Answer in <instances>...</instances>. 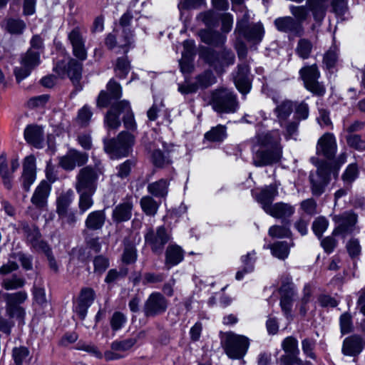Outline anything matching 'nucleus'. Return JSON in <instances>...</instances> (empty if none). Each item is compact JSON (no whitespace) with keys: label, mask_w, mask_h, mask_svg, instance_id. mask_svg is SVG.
<instances>
[{"label":"nucleus","mask_w":365,"mask_h":365,"mask_svg":"<svg viewBox=\"0 0 365 365\" xmlns=\"http://www.w3.org/2000/svg\"><path fill=\"white\" fill-rule=\"evenodd\" d=\"M130 68V63L125 58H118L115 66L117 75L120 78L126 76Z\"/></svg>","instance_id":"4d7b16f0"},{"label":"nucleus","mask_w":365,"mask_h":365,"mask_svg":"<svg viewBox=\"0 0 365 365\" xmlns=\"http://www.w3.org/2000/svg\"><path fill=\"white\" fill-rule=\"evenodd\" d=\"M79 194V202L78 207L81 213L85 212L86 210L90 209L93 205V200L92 196L94 193H91L88 191L77 192Z\"/></svg>","instance_id":"37998d69"},{"label":"nucleus","mask_w":365,"mask_h":365,"mask_svg":"<svg viewBox=\"0 0 365 365\" xmlns=\"http://www.w3.org/2000/svg\"><path fill=\"white\" fill-rule=\"evenodd\" d=\"M128 274V269L122 268L119 271L115 269H110L105 278L106 283H112L120 278L125 277Z\"/></svg>","instance_id":"13d9d810"},{"label":"nucleus","mask_w":365,"mask_h":365,"mask_svg":"<svg viewBox=\"0 0 365 365\" xmlns=\"http://www.w3.org/2000/svg\"><path fill=\"white\" fill-rule=\"evenodd\" d=\"M226 137V128L219 125L205 133V138L212 142L222 141Z\"/></svg>","instance_id":"79ce46f5"},{"label":"nucleus","mask_w":365,"mask_h":365,"mask_svg":"<svg viewBox=\"0 0 365 365\" xmlns=\"http://www.w3.org/2000/svg\"><path fill=\"white\" fill-rule=\"evenodd\" d=\"M19 163L18 160H11L9 165L4 164L1 162V180L6 188L10 190L11 188V180L13 179L14 172L19 168Z\"/></svg>","instance_id":"c756f323"},{"label":"nucleus","mask_w":365,"mask_h":365,"mask_svg":"<svg viewBox=\"0 0 365 365\" xmlns=\"http://www.w3.org/2000/svg\"><path fill=\"white\" fill-rule=\"evenodd\" d=\"M145 243L148 245L152 252L156 255L163 253L165 245L170 239V235L166 229L163 227H158L155 230L153 228H148L144 235Z\"/></svg>","instance_id":"0eeeda50"},{"label":"nucleus","mask_w":365,"mask_h":365,"mask_svg":"<svg viewBox=\"0 0 365 365\" xmlns=\"http://www.w3.org/2000/svg\"><path fill=\"white\" fill-rule=\"evenodd\" d=\"M167 307L168 302L163 294L154 292L146 300L143 311L146 317H155L165 312Z\"/></svg>","instance_id":"f8f14e48"},{"label":"nucleus","mask_w":365,"mask_h":365,"mask_svg":"<svg viewBox=\"0 0 365 365\" xmlns=\"http://www.w3.org/2000/svg\"><path fill=\"white\" fill-rule=\"evenodd\" d=\"M278 195L277 186L270 185L264 187L260 193L257 196V200L262 205L264 212L273 205L272 202L274 197Z\"/></svg>","instance_id":"393cba45"},{"label":"nucleus","mask_w":365,"mask_h":365,"mask_svg":"<svg viewBox=\"0 0 365 365\" xmlns=\"http://www.w3.org/2000/svg\"><path fill=\"white\" fill-rule=\"evenodd\" d=\"M50 191V184L46 180L41 181L32 195L31 199L32 204L38 209H43L47 205Z\"/></svg>","instance_id":"6ab92c4d"},{"label":"nucleus","mask_w":365,"mask_h":365,"mask_svg":"<svg viewBox=\"0 0 365 365\" xmlns=\"http://www.w3.org/2000/svg\"><path fill=\"white\" fill-rule=\"evenodd\" d=\"M249 68L246 64L240 65L238 71L235 77V84L238 91L245 95L251 88V81L248 76Z\"/></svg>","instance_id":"4be33fe9"},{"label":"nucleus","mask_w":365,"mask_h":365,"mask_svg":"<svg viewBox=\"0 0 365 365\" xmlns=\"http://www.w3.org/2000/svg\"><path fill=\"white\" fill-rule=\"evenodd\" d=\"M259 148L256 151L253 163L261 167L278 163L282 158V150L280 145V135L277 131L259 133L256 136Z\"/></svg>","instance_id":"f257e3e1"},{"label":"nucleus","mask_w":365,"mask_h":365,"mask_svg":"<svg viewBox=\"0 0 365 365\" xmlns=\"http://www.w3.org/2000/svg\"><path fill=\"white\" fill-rule=\"evenodd\" d=\"M6 312L10 317L23 319L25 315L24 309L19 304L6 302Z\"/></svg>","instance_id":"6e6d98bb"},{"label":"nucleus","mask_w":365,"mask_h":365,"mask_svg":"<svg viewBox=\"0 0 365 365\" xmlns=\"http://www.w3.org/2000/svg\"><path fill=\"white\" fill-rule=\"evenodd\" d=\"M268 233L273 238H284L289 237L291 231L284 225H273L269 227Z\"/></svg>","instance_id":"de8ad7c7"},{"label":"nucleus","mask_w":365,"mask_h":365,"mask_svg":"<svg viewBox=\"0 0 365 365\" xmlns=\"http://www.w3.org/2000/svg\"><path fill=\"white\" fill-rule=\"evenodd\" d=\"M68 39L72 46H84L85 40L78 28H76L70 32Z\"/></svg>","instance_id":"338daca9"},{"label":"nucleus","mask_w":365,"mask_h":365,"mask_svg":"<svg viewBox=\"0 0 365 365\" xmlns=\"http://www.w3.org/2000/svg\"><path fill=\"white\" fill-rule=\"evenodd\" d=\"M40 63V53L38 51L29 48L21 56V66L16 67L14 74L16 81L20 83L23 79L29 76L33 69Z\"/></svg>","instance_id":"6e6552de"},{"label":"nucleus","mask_w":365,"mask_h":365,"mask_svg":"<svg viewBox=\"0 0 365 365\" xmlns=\"http://www.w3.org/2000/svg\"><path fill=\"white\" fill-rule=\"evenodd\" d=\"M53 70L61 78L67 76L76 86L81 79L83 66L74 59L62 60L57 62Z\"/></svg>","instance_id":"423d86ee"},{"label":"nucleus","mask_w":365,"mask_h":365,"mask_svg":"<svg viewBox=\"0 0 365 365\" xmlns=\"http://www.w3.org/2000/svg\"><path fill=\"white\" fill-rule=\"evenodd\" d=\"M329 0H307V4L316 21H322L325 15Z\"/></svg>","instance_id":"72a5a7b5"},{"label":"nucleus","mask_w":365,"mask_h":365,"mask_svg":"<svg viewBox=\"0 0 365 365\" xmlns=\"http://www.w3.org/2000/svg\"><path fill=\"white\" fill-rule=\"evenodd\" d=\"M96 298L95 291L91 287L81 289L75 307L76 313L81 319H84L88 307L92 304Z\"/></svg>","instance_id":"4468645a"},{"label":"nucleus","mask_w":365,"mask_h":365,"mask_svg":"<svg viewBox=\"0 0 365 365\" xmlns=\"http://www.w3.org/2000/svg\"><path fill=\"white\" fill-rule=\"evenodd\" d=\"M88 160V155L86 153L72 149L60 158L59 165L65 170L71 171L76 165L81 167L86 164Z\"/></svg>","instance_id":"ddd939ff"},{"label":"nucleus","mask_w":365,"mask_h":365,"mask_svg":"<svg viewBox=\"0 0 365 365\" xmlns=\"http://www.w3.org/2000/svg\"><path fill=\"white\" fill-rule=\"evenodd\" d=\"M294 211L293 205L279 202L273 204L269 209L267 207L265 212L275 218L286 219L292 217Z\"/></svg>","instance_id":"b1692460"},{"label":"nucleus","mask_w":365,"mask_h":365,"mask_svg":"<svg viewBox=\"0 0 365 365\" xmlns=\"http://www.w3.org/2000/svg\"><path fill=\"white\" fill-rule=\"evenodd\" d=\"M336 150V140L333 134L326 133L318 140L317 153L322 154L327 158H332Z\"/></svg>","instance_id":"f3484780"},{"label":"nucleus","mask_w":365,"mask_h":365,"mask_svg":"<svg viewBox=\"0 0 365 365\" xmlns=\"http://www.w3.org/2000/svg\"><path fill=\"white\" fill-rule=\"evenodd\" d=\"M183 259V252L180 247L176 245H170L165 252V263L170 265H176Z\"/></svg>","instance_id":"f704fd0d"},{"label":"nucleus","mask_w":365,"mask_h":365,"mask_svg":"<svg viewBox=\"0 0 365 365\" xmlns=\"http://www.w3.org/2000/svg\"><path fill=\"white\" fill-rule=\"evenodd\" d=\"M216 82V77L211 71H205L196 76L195 82L187 85L180 84L178 91L182 94L195 93L198 89H205Z\"/></svg>","instance_id":"9d476101"},{"label":"nucleus","mask_w":365,"mask_h":365,"mask_svg":"<svg viewBox=\"0 0 365 365\" xmlns=\"http://www.w3.org/2000/svg\"><path fill=\"white\" fill-rule=\"evenodd\" d=\"M104 210H96L91 212L87 217L86 227L91 230H98L103 227L106 222Z\"/></svg>","instance_id":"cd10ccee"},{"label":"nucleus","mask_w":365,"mask_h":365,"mask_svg":"<svg viewBox=\"0 0 365 365\" xmlns=\"http://www.w3.org/2000/svg\"><path fill=\"white\" fill-rule=\"evenodd\" d=\"M98 177L99 171L91 166H85L81 168L76 177L75 188L76 192L86 190L95 193Z\"/></svg>","instance_id":"39448f33"},{"label":"nucleus","mask_w":365,"mask_h":365,"mask_svg":"<svg viewBox=\"0 0 365 365\" xmlns=\"http://www.w3.org/2000/svg\"><path fill=\"white\" fill-rule=\"evenodd\" d=\"M24 138L28 143L41 148L44 140L43 128L37 125H28L24 130Z\"/></svg>","instance_id":"5701e85b"},{"label":"nucleus","mask_w":365,"mask_h":365,"mask_svg":"<svg viewBox=\"0 0 365 365\" xmlns=\"http://www.w3.org/2000/svg\"><path fill=\"white\" fill-rule=\"evenodd\" d=\"M73 192L71 190L62 193L57 198V212L58 214H65L69 210V206L73 200Z\"/></svg>","instance_id":"4c0bfd02"},{"label":"nucleus","mask_w":365,"mask_h":365,"mask_svg":"<svg viewBox=\"0 0 365 365\" xmlns=\"http://www.w3.org/2000/svg\"><path fill=\"white\" fill-rule=\"evenodd\" d=\"M300 74L305 87L314 94L321 96L324 93V87L318 82L319 73L315 65L307 66L300 70Z\"/></svg>","instance_id":"9b49d317"},{"label":"nucleus","mask_w":365,"mask_h":365,"mask_svg":"<svg viewBox=\"0 0 365 365\" xmlns=\"http://www.w3.org/2000/svg\"><path fill=\"white\" fill-rule=\"evenodd\" d=\"M120 113L119 102L111 106L105 118V123L109 129H116L120 126L119 114Z\"/></svg>","instance_id":"473e14b6"},{"label":"nucleus","mask_w":365,"mask_h":365,"mask_svg":"<svg viewBox=\"0 0 365 365\" xmlns=\"http://www.w3.org/2000/svg\"><path fill=\"white\" fill-rule=\"evenodd\" d=\"M133 143V136L123 131L119 133L116 139L104 140V150L111 158H118L128 155V149Z\"/></svg>","instance_id":"7ed1b4c3"},{"label":"nucleus","mask_w":365,"mask_h":365,"mask_svg":"<svg viewBox=\"0 0 365 365\" xmlns=\"http://www.w3.org/2000/svg\"><path fill=\"white\" fill-rule=\"evenodd\" d=\"M329 225L328 220L323 216L317 217L312 223V230L314 234L321 237L323 232L327 229Z\"/></svg>","instance_id":"8fccbe9b"},{"label":"nucleus","mask_w":365,"mask_h":365,"mask_svg":"<svg viewBox=\"0 0 365 365\" xmlns=\"http://www.w3.org/2000/svg\"><path fill=\"white\" fill-rule=\"evenodd\" d=\"M272 254L280 259L287 258L289 253V247L286 242H277L269 246Z\"/></svg>","instance_id":"ea45409f"},{"label":"nucleus","mask_w":365,"mask_h":365,"mask_svg":"<svg viewBox=\"0 0 365 365\" xmlns=\"http://www.w3.org/2000/svg\"><path fill=\"white\" fill-rule=\"evenodd\" d=\"M290 12L292 16L295 18L294 20L297 22H299L302 24V22L304 21L309 14L308 10L305 6H289Z\"/></svg>","instance_id":"864d4df0"},{"label":"nucleus","mask_w":365,"mask_h":365,"mask_svg":"<svg viewBox=\"0 0 365 365\" xmlns=\"http://www.w3.org/2000/svg\"><path fill=\"white\" fill-rule=\"evenodd\" d=\"M210 105L213 110L219 113H230L236 112L238 101L232 91L222 88L212 91Z\"/></svg>","instance_id":"f03ea898"},{"label":"nucleus","mask_w":365,"mask_h":365,"mask_svg":"<svg viewBox=\"0 0 365 365\" xmlns=\"http://www.w3.org/2000/svg\"><path fill=\"white\" fill-rule=\"evenodd\" d=\"M237 32L249 41L258 43L262 41L264 31L262 24L257 23L251 24Z\"/></svg>","instance_id":"bb28decb"},{"label":"nucleus","mask_w":365,"mask_h":365,"mask_svg":"<svg viewBox=\"0 0 365 365\" xmlns=\"http://www.w3.org/2000/svg\"><path fill=\"white\" fill-rule=\"evenodd\" d=\"M133 204L125 202L116 206L113 211V220L117 222L128 220L131 217Z\"/></svg>","instance_id":"7c9ffc66"},{"label":"nucleus","mask_w":365,"mask_h":365,"mask_svg":"<svg viewBox=\"0 0 365 365\" xmlns=\"http://www.w3.org/2000/svg\"><path fill=\"white\" fill-rule=\"evenodd\" d=\"M22 230L28 245H30L39 237H41L38 228L34 225L24 224L23 225Z\"/></svg>","instance_id":"c03bdc74"},{"label":"nucleus","mask_w":365,"mask_h":365,"mask_svg":"<svg viewBox=\"0 0 365 365\" xmlns=\"http://www.w3.org/2000/svg\"><path fill=\"white\" fill-rule=\"evenodd\" d=\"M274 23L277 30L280 31L291 33L297 36H301L304 33L302 24L296 21L292 16L279 17Z\"/></svg>","instance_id":"2eb2a0df"},{"label":"nucleus","mask_w":365,"mask_h":365,"mask_svg":"<svg viewBox=\"0 0 365 365\" xmlns=\"http://www.w3.org/2000/svg\"><path fill=\"white\" fill-rule=\"evenodd\" d=\"M137 259V250L134 244L125 242V247L122 255V261L127 264H133Z\"/></svg>","instance_id":"a19ab883"},{"label":"nucleus","mask_w":365,"mask_h":365,"mask_svg":"<svg viewBox=\"0 0 365 365\" xmlns=\"http://www.w3.org/2000/svg\"><path fill=\"white\" fill-rule=\"evenodd\" d=\"M198 36L202 42L210 46H222L226 40L225 35L211 29L200 30Z\"/></svg>","instance_id":"a878e982"},{"label":"nucleus","mask_w":365,"mask_h":365,"mask_svg":"<svg viewBox=\"0 0 365 365\" xmlns=\"http://www.w3.org/2000/svg\"><path fill=\"white\" fill-rule=\"evenodd\" d=\"M94 271L98 274H102L109 266L108 259L99 255L95 257L93 260Z\"/></svg>","instance_id":"052dcab7"},{"label":"nucleus","mask_w":365,"mask_h":365,"mask_svg":"<svg viewBox=\"0 0 365 365\" xmlns=\"http://www.w3.org/2000/svg\"><path fill=\"white\" fill-rule=\"evenodd\" d=\"M223 347L227 356L232 359H240L246 354L249 346L248 339L232 332L225 334Z\"/></svg>","instance_id":"20e7f679"},{"label":"nucleus","mask_w":365,"mask_h":365,"mask_svg":"<svg viewBox=\"0 0 365 365\" xmlns=\"http://www.w3.org/2000/svg\"><path fill=\"white\" fill-rule=\"evenodd\" d=\"M137 342L135 338H129L123 341H115L111 345L112 350L115 351H126L130 349Z\"/></svg>","instance_id":"49530a36"},{"label":"nucleus","mask_w":365,"mask_h":365,"mask_svg":"<svg viewBox=\"0 0 365 365\" xmlns=\"http://www.w3.org/2000/svg\"><path fill=\"white\" fill-rule=\"evenodd\" d=\"M119 106H120L121 113H125L123 119L124 125L128 129L134 130L136 124L129 103L126 101H121L119 102Z\"/></svg>","instance_id":"c9c22d12"},{"label":"nucleus","mask_w":365,"mask_h":365,"mask_svg":"<svg viewBox=\"0 0 365 365\" xmlns=\"http://www.w3.org/2000/svg\"><path fill=\"white\" fill-rule=\"evenodd\" d=\"M152 160L155 166L163 167L169 163L168 158L160 150H155L152 154Z\"/></svg>","instance_id":"0e129e2a"},{"label":"nucleus","mask_w":365,"mask_h":365,"mask_svg":"<svg viewBox=\"0 0 365 365\" xmlns=\"http://www.w3.org/2000/svg\"><path fill=\"white\" fill-rule=\"evenodd\" d=\"M334 220L338 225L334 230V233L346 235L353 230L356 222V216L353 213L345 212L342 215L335 216Z\"/></svg>","instance_id":"aec40b11"},{"label":"nucleus","mask_w":365,"mask_h":365,"mask_svg":"<svg viewBox=\"0 0 365 365\" xmlns=\"http://www.w3.org/2000/svg\"><path fill=\"white\" fill-rule=\"evenodd\" d=\"M275 113L280 123L283 126V123L287 119L293 111V104L290 101H284L275 108Z\"/></svg>","instance_id":"e433bc0d"},{"label":"nucleus","mask_w":365,"mask_h":365,"mask_svg":"<svg viewBox=\"0 0 365 365\" xmlns=\"http://www.w3.org/2000/svg\"><path fill=\"white\" fill-rule=\"evenodd\" d=\"M4 297L6 302L20 304L27 299V294L21 291L13 294H6Z\"/></svg>","instance_id":"680f3d73"},{"label":"nucleus","mask_w":365,"mask_h":365,"mask_svg":"<svg viewBox=\"0 0 365 365\" xmlns=\"http://www.w3.org/2000/svg\"><path fill=\"white\" fill-rule=\"evenodd\" d=\"M195 54L193 47H184L182 58L179 61L180 71L182 73H190L194 70L192 61Z\"/></svg>","instance_id":"c85d7f7f"},{"label":"nucleus","mask_w":365,"mask_h":365,"mask_svg":"<svg viewBox=\"0 0 365 365\" xmlns=\"http://www.w3.org/2000/svg\"><path fill=\"white\" fill-rule=\"evenodd\" d=\"M358 175V169L355 164H351L348 166L342 175L344 182L351 184Z\"/></svg>","instance_id":"69168bd1"},{"label":"nucleus","mask_w":365,"mask_h":365,"mask_svg":"<svg viewBox=\"0 0 365 365\" xmlns=\"http://www.w3.org/2000/svg\"><path fill=\"white\" fill-rule=\"evenodd\" d=\"M281 294L280 306L288 317L291 314L292 304L295 296L294 287L291 282L283 283L279 289Z\"/></svg>","instance_id":"a211bd4d"},{"label":"nucleus","mask_w":365,"mask_h":365,"mask_svg":"<svg viewBox=\"0 0 365 365\" xmlns=\"http://www.w3.org/2000/svg\"><path fill=\"white\" fill-rule=\"evenodd\" d=\"M93 113L90 110L89 107L84 106L78 113L77 121L79 124L83 126H86L88 124Z\"/></svg>","instance_id":"bf43d9fd"},{"label":"nucleus","mask_w":365,"mask_h":365,"mask_svg":"<svg viewBox=\"0 0 365 365\" xmlns=\"http://www.w3.org/2000/svg\"><path fill=\"white\" fill-rule=\"evenodd\" d=\"M365 346V341L358 335H352L344 339L342 352L345 355H358Z\"/></svg>","instance_id":"412c9836"},{"label":"nucleus","mask_w":365,"mask_h":365,"mask_svg":"<svg viewBox=\"0 0 365 365\" xmlns=\"http://www.w3.org/2000/svg\"><path fill=\"white\" fill-rule=\"evenodd\" d=\"M142 210L147 215H155L158 211L159 203L152 197L147 195L140 199Z\"/></svg>","instance_id":"58836bf2"},{"label":"nucleus","mask_w":365,"mask_h":365,"mask_svg":"<svg viewBox=\"0 0 365 365\" xmlns=\"http://www.w3.org/2000/svg\"><path fill=\"white\" fill-rule=\"evenodd\" d=\"M36 179V159L33 155L27 156L23 164L21 180L23 187L29 191Z\"/></svg>","instance_id":"dca6fc26"},{"label":"nucleus","mask_w":365,"mask_h":365,"mask_svg":"<svg viewBox=\"0 0 365 365\" xmlns=\"http://www.w3.org/2000/svg\"><path fill=\"white\" fill-rule=\"evenodd\" d=\"M348 145L357 150H365V140L359 135L349 134L346 137Z\"/></svg>","instance_id":"3c124183"},{"label":"nucleus","mask_w":365,"mask_h":365,"mask_svg":"<svg viewBox=\"0 0 365 365\" xmlns=\"http://www.w3.org/2000/svg\"><path fill=\"white\" fill-rule=\"evenodd\" d=\"M25 284V280L23 278L13 276L11 279H5L4 281V287L6 289H16L22 287Z\"/></svg>","instance_id":"774afa93"},{"label":"nucleus","mask_w":365,"mask_h":365,"mask_svg":"<svg viewBox=\"0 0 365 365\" xmlns=\"http://www.w3.org/2000/svg\"><path fill=\"white\" fill-rule=\"evenodd\" d=\"M282 346L287 354H297L299 353L298 341L292 336L285 338L282 343Z\"/></svg>","instance_id":"603ef678"},{"label":"nucleus","mask_w":365,"mask_h":365,"mask_svg":"<svg viewBox=\"0 0 365 365\" xmlns=\"http://www.w3.org/2000/svg\"><path fill=\"white\" fill-rule=\"evenodd\" d=\"M300 207L307 214L313 215L317 213V204L313 198H309L301 202Z\"/></svg>","instance_id":"e2e57ef3"},{"label":"nucleus","mask_w":365,"mask_h":365,"mask_svg":"<svg viewBox=\"0 0 365 365\" xmlns=\"http://www.w3.org/2000/svg\"><path fill=\"white\" fill-rule=\"evenodd\" d=\"M169 185V180L160 179L150 183L148 185V191L156 197H165L168 195Z\"/></svg>","instance_id":"2f4dec72"},{"label":"nucleus","mask_w":365,"mask_h":365,"mask_svg":"<svg viewBox=\"0 0 365 365\" xmlns=\"http://www.w3.org/2000/svg\"><path fill=\"white\" fill-rule=\"evenodd\" d=\"M22 230L28 245H30L39 237H41L38 228L34 225L24 224L23 225Z\"/></svg>","instance_id":"a18cd8bd"},{"label":"nucleus","mask_w":365,"mask_h":365,"mask_svg":"<svg viewBox=\"0 0 365 365\" xmlns=\"http://www.w3.org/2000/svg\"><path fill=\"white\" fill-rule=\"evenodd\" d=\"M331 166L329 163H322L315 173H312L309 180L314 195L319 196L324 192L325 186L329 183Z\"/></svg>","instance_id":"1a4fd4ad"},{"label":"nucleus","mask_w":365,"mask_h":365,"mask_svg":"<svg viewBox=\"0 0 365 365\" xmlns=\"http://www.w3.org/2000/svg\"><path fill=\"white\" fill-rule=\"evenodd\" d=\"M26 28V24L21 19H9L6 23V30L14 34H20Z\"/></svg>","instance_id":"09e8293b"},{"label":"nucleus","mask_w":365,"mask_h":365,"mask_svg":"<svg viewBox=\"0 0 365 365\" xmlns=\"http://www.w3.org/2000/svg\"><path fill=\"white\" fill-rule=\"evenodd\" d=\"M200 56L210 64H214L219 60V56L215 52L213 47H202Z\"/></svg>","instance_id":"5fc2aeb1"}]
</instances>
